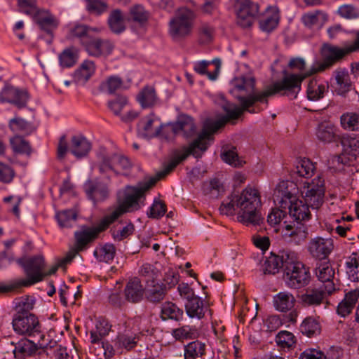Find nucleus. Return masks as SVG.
Here are the masks:
<instances>
[{
    "label": "nucleus",
    "mask_w": 359,
    "mask_h": 359,
    "mask_svg": "<svg viewBox=\"0 0 359 359\" xmlns=\"http://www.w3.org/2000/svg\"><path fill=\"white\" fill-rule=\"evenodd\" d=\"M10 144L15 153L25 154L29 157L33 152L29 142L25 140L20 135H15L10 139Z\"/></svg>",
    "instance_id": "de8ad7c7"
},
{
    "label": "nucleus",
    "mask_w": 359,
    "mask_h": 359,
    "mask_svg": "<svg viewBox=\"0 0 359 359\" xmlns=\"http://www.w3.org/2000/svg\"><path fill=\"white\" fill-rule=\"evenodd\" d=\"M357 51H359V30L355 33L354 42L344 48H339L329 43L323 44L321 50L322 61L307 72L306 76H309L313 74L330 69L341 60L346 55Z\"/></svg>",
    "instance_id": "423d86ee"
},
{
    "label": "nucleus",
    "mask_w": 359,
    "mask_h": 359,
    "mask_svg": "<svg viewBox=\"0 0 359 359\" xmlns=\"http://www.w3.org/2000/svg\"><path fill=\"white\" fill-rule=\"evenodd\" d=\"M235 8L237 23L243 28L250 27L259 13V5L251 0H238Z\"/></svg>",
    "instance_id": "ddd939ff"
},
{
    "label": "nucleus",
    "mask_w": 359,
    "mask_h": 359,
    "mask_svg": "<svg viewBox=\"0 0 359 359\" xmlns=\"http://www.w3.org/2000/svg\"><path fill=\"white\" fill-rule=\"evenodd\" d=\"M294 296L287 292H279L273 298V304L276 309L281 312L290 310L294 306Z\"/></svg>",
    "instance_id": "a19ab883"
},
{
    "label": "nucleus",
    "mask_w": 359,
    "mask_h": 359,
    "mask_svg": "<svg viewBox=\"0 0 359 359\" xmlns=\"http://www.w3.org/2000/svg\"><path fill=\"white\" fill-rule=\"evenodd\" d=\"M203 191L205 195L210 196L211 198H217L224 191L222 183L216 178L209 182H205L203 184Z\"/></svg>",
    "instance_id": "8fccbe9b"
},
{
    "label": "nucleus",
    "mask_w": 359,
    "mask_h": 359,
    "mask_svg": "<svg viewBox=\"0 0 359 359\" xmlns=\"http://www.w3.org/2000/svg\"><path fill=\"white\" fill-rule=\"evenodd\" d=\"M110 225L111 224L103 217L95 227H86L81 231H76L74 233L75 248L79 252L86 250L88 244L93 242L99 233L107 230Z\"/></svg>",
    "instance_id": "9b49d317"
},
{
    "label": "nucleus",
    "mask_w": 359,
    "mask_h": 359,
    "mask_svg": "<svg viewBox=\"0 0 359 359\" xmlns=\"http://www.w3.org/2000/svg\"><path fill=\"white\" fill-rule=\"evenodd\" d=\"M116 254V248L114 244L106 243L103 245L99 252L95 251L94 255L100 262H109L111 261Z\"/></svg>",
    "instance_id": "69168bd1"
},
{
    "label": "nucleus",
    "mask_w": 359,
    "mask_h": 359,
    "mask_svg": "<svg viewBox=\"0 0 359 359\" xmlns=\"http://www.w3.org/2000/svg\"><path fill=\"white\" fill-rule=\"evenodd\" d=\"M341 127L352 131L359 130V114L355 113L344 114L340 118Z\"/></svg>",
    "instance_id": "4d7b16f0"
},
{
    "label": "nucleus",
    "mask_w": 359,
    "mask_h": 359,
    "mask_svg": "<svg viewBox=\"0 0 359 359\" xmlns=\"http://www.w3.org/2000/svg\"><path fill=\"white\" fill-rule=\"evenodd\" d=\"M220 65L221 62L219 59H215L212 62L203 60L196 62L194 69L199 74H206L209 79L214 81L218 76Z\"/></svg>",
    "instance_id": "bb28decb"
},
{
    "label": "nucleus",
    "mask_w": 359,
    "mask_h": 359,
    "mask_svg": "<svg viewBox=\"0 0 359 359\" xmlns=\"http://www.w3.org/2000/svg\"><path fill=\"white\" fill-rule=\"evenodd\" d=\"M279 19L278 8L276 6L269 7L265 15L259 20V28L263 32H271L277 27Z\"/></svg>",
    "instance_id": "473e14b6"
},
{
    "label": "nucleus",
    "mask_w": 359,
    "mask_h": 359,
    "mask_svg": "<svg viewBox=\"0 0 359 359\" xmlns=\"http://www.w3.org/2000/svg\"><path fill=\"white\" fill-rule=\"evenodd\" d=\"M345 151H355L359 153V137L343 135L339 137V141Z\"/></svg>",
    "instance_id": "0e129e2a"
},
{
    "label": "nucleus",
    "mask_w": 359,
    "mask_h": 359,
    "mask_svg": "<svg viewBox=\"0 0 359 359\" xmlns=\"http://www.w3.org/2000/svg\"><path fill=\"white\" fill-rule=\"evenodd\" d=\"M236 207L238 210L237 219L245 225H258L263 219L259 208L262 206L257 189L247 187L241 192H234Z\"/></svg>",
    "instance_id": "20e7f679"
},
{
    "label": "nucleus",
    "mask_w": 359,
    "mask_h": 359,
    "mask_svg": "<svg viewBox=\"0 0 359 359\" xmlns=\"http://www.w3.org/2000/svg\"><path fill=\"white\" fill-rule=\"evenodd\" d=\"M299 330L304 335L313 337L320 333L321 326L316 318L309 316L302 321Z\"/></svg>",
    "instance_id": "a18cd8bd"
},
{
    "label": "nucleus",
    "mask_w": 359,
    "mask_h": 359,
    "mask_svg": "<svg viewBox=\"0 0 359 359\" xmlns=\"http://www.w3.org/2000/svg\"><path fill=\"white\" fill-rule=\"evenodd\" d=\"M313 170L314 166L312 162L309 159L303 158L297 162L294 172L300 177L309 178L312 176Z\"/></svg>",
    "instance_id": "6e6d98bb"
},
{
    "label": "nucleus",
    "mask_w": 359,
    "mask_h": 359,
    "mask_svg": "<svg viewBox=\"0 0 359 359\" xmlns=\"http://www.w3.org/2000/svg\"><path fill=\"white\" fill-rule=\"evenodd\" d=\"M185 310L190 318L202 319L205 316L207 307L204 306L203 300L196 295L186 302Z\"/></svg>",
    "instance_id": "f704fd0d"
},
{
    "label": "nucleus",
    "mask_w": 359,
    "mask_h": 359,
    "mask_svg": "<svg viewBox=\"0 0 359 359\" xmlns=\"http://www.w3.org/2000/svg\"><path fill=\"white\" fill-rule=\"evenodd\" d=\"M144 289L138 278L130 279L124 289L125 299L129 302L136 304L142 300Z\"/></svg>",
    "instance_id": "a878e982"
},
{
    "label": "nucleus",
    "mask_w": 359,
    "mask_h": 359,
    "mask_svg": "<svg viewBox=\"0 0 359 359\" xmlns=\"http://www.w3.org/2000/svg\"><path fill=\"white\" fill-rule=\"evenodd\" d=\"M126 223V226L121 229H117L116 227L111 229V236L115 241H121L133 234L135 231L134 224L131 221Z\"/></svg>",
    "instance_id": "052dcab7"
},
{
    "label": "nucleus",
    "mask_w": 359,
    "mask_h": 359,
    "mask_svg": "<svg viewBox=\"0 0 359 359\" xmlns=\"http://www.w3.org/2000/svg\"><path fill=\"white\" fill-rule=\"evenodd\" d=\"M327 20V15L320 11H315L304 13L302 16V22L308 28H320Z\"/></svg>",
    "instance_id": "e433bc0d"
},
{
    "label": "nucleus",
    "mask_w": 359,
    "mask_h": 359,
    "mask_svg": "<svg viewBox=\"0 0 359 359\" xmlns=\"http://www.w3.org/2000/svg\"><path fill=\"white\" fill-rule=\"evenodd\" d=\"M333 75L337 85L335 92L339 95L345 96L351 89V81L348 72L345 68H338L334 72Z\"/></svg>",
    "instance_id": "cd10ccee"
},
{
    "label": "nucleus",
    "mask_w": 359,
    "mask_h": 359,
    "mask_svg": "<svg viewBox=\"0 0 359 359\" xmlns=\"http://www.w3.org/2000/svg\"><path fill=\"white\" fill-rule=\"evenodd\" d=\"M346 273L351 281H359V257H351L346 262Z\"/></svg>",
    "instance_id": "338daca9"
},
{
    "label": "nucleus",
    "mask_w": 359,
    "mask_h": 359,
    "mask_svg": "<svg viewBox=\"0 0 359 359\" xmlns=\"http://www.w3.org/2000/svg\"><path fill=\"white\" fill-rule=\"evenodd\" d=\"M11 344L14 346L12 353L16 359L32 357L36 353L41 355L46 352L47 348V345L38 346L37 344L27 338L22 339L17 343L11 342Z\"/></svg>",
    "instance_id": "dca6fc26"
},
{
    "label": "nucleus",
    "mask_w": 359,
    "mask_h": 359,
    "mask_svg": "<svg viewBox=\"0 0 359 359\" xmlns=\"http://www.w3.org/2000/svg\"><path fill=\"white\" fill-rule=\"evenodd\" d=\"M293 252H283L281 256L271 255L267 257L264 263L263 271L264 274H276L283 267L285 269V261L287 255L290 257Z\"/></svg>",
    "instance_id": "7c9ffc66"
},
{
    "label": "nucleus",
    "mask_w": 359,
    "mask_h": 359,
    "mask_svg": "<svg viewBox=\"0 0 359 359\" xmlns=\"http://www.w3.org/2000/svg\"><path fill=\"white\" fill-rule=\"evenodd\" d=\"M35 302V298L31 296H23L15 299L13 315L33 314L31 311L34 309Z\"/></svg>",
    "instance_id": "79ce46f5"
},
{
    "label": "nucleus",
    "mask_w": 359,
    "mask_h": 359,
    "mask_svg": "<svg viewBox=\"0 0 359 359\" xmlns=\"http://www.w3.org/2000/svg\"><path fill=\"white\" fill-rule=\"evenodd\" d=\"M280 90H281L280 86L277 83L273 88L264 93L251 95L248 97L237 96L240 107L228 102H224L222 108L226 113V115L222 116L217 120L206 123L197 138L188 147H184L182 151H179L174 154L168 163L165 165V170L161 172V176L167 175L189 155H192L196 158L201 157L208 149L210 141L213 140L212 135L224 127L229 121L238 118L244 111H248L250 114L260 111L261 108L252 109V107L257 102L267 104V97Z\"/></svg>",
    "instance_id": "f257e3e1"
},
{
    "label": "nucleus",
    "mask_w": 359,
    "mask_h": 359,
    "mask_svg": "<svg viewBox=\"0 0 359 359\" xmlns=\"http://www.w3.org/2000/svg\"><path fill=\"white\" fill-rule=\"evenodd\" d=\"M349 163V158L344 154L333 155L327 160V165L334 172L341 171Z\"/></svg>",
    "instance_id": "680f3d73"
},
{
    "label": "nucleus",
    "mask_w": 359,
    "mask_h": 359,
    "mask_svg": "<svg viewBox=\"0 0 359 359\" xmlns=\"http://www.w3.org/2000/svg\"><path fill=\"white\" fill-rule=\"evenodd\" d=\"M328 294L325 287H309L299 296V301L304 306H316L323 303Z\"/></svg>",
    "instance_id": "4be33fe9"
},
{
    "label": "nucleus",
    "mask_w": 359,
    "mask_h": 359,
    "mask_svg": "<svg viewBox=\"0 0 359 359\" xmlns=\"http://www.w3.org/2000/svg\"><path fill=\"white\" fill-rule=\"evenodd\" d=\"M100 32V29L97 27H91L86 25H76L71 29L70 33L72 36L79 38L85 48L86 43L89 42L93 36V32L98 33Z\"/></svg>",
    "instance_id": "58836bf2"
},
{
    "label": "nucleus",
    "mask_w": 359,
    "mask_h": 359,
    "mask_svg": "<svg viewBox=\"0 0 359 359\" xmlns=\"http://www.w3.org/2000/svg\"><path fill=\"white\" fill-rule=\"evenodd\" d=\"M78 58L77 52L74 47H69L65 49L59 55L60 65L62 67L68 68L74 66Z\"/></svg>",
    "instance_id": "603ef678"
},
{
    "label": "nucleus",
    "mask_w": 359,
    "mask_h": 359,
    "mask_svg": "<svg viewBox=\"0 0 359 359\" xmlns=\"http://www.w3.org/2000/svg\"><path fill=\"white\" fill-rule=\"evenodd\" d=\"M157 174V177L150 178L149 180L137 187L126 186L123 189H119L116 193L117 206L110 213L104 216L107 221L111 224L116 222L121 216L127 213L132 212L141 209L144 204L145 193L149 190L161 178V172Z\"/></svg>",
    "instance_id": "f03ea898"
},
{
    "label": "nucleus",
    "mask_w": 359,
    "mask_h": 359,
    "mask_svg": "<svg viewBox=\"0 0 359 359\" xmlns=\"http://www.w3.org/2000/svg\"><path fill=\"white\" fill-rule=\"evenodd\" d=\"M328 90V86L318 83L316 80H310L307 86V97L310 100L316 101L323 97L324 93Z\"/></svg>",
    "instance_id": "09e8293b"
},
{
    "label": "nucleus",
    "mask_w": 359,
    "mask_h": 359,
    "mask_svg": "<svg viewBox=\"0 0 359 359\" xmlns=\"http://www.w3.org/2000/svg\"><path fill=\"white\" fill-rule=\"evenodd\" d=\"M91 149V144L83 135H74L71 138L70 151L77 158L88 155Z\"/></svg>",
    "instance_id": "c85d7f7f"
},
{
    "label": "nucleus",
    "mask_w": 359,
    "mask_h": 359,
    "mask_svg": "<svg viewBox=\"0 0 359 359\" xmlns=\"http://www.w3.org/2000/svg\"><path fill=\"white\" fill-rule=\"evenodd\" d=\"M95 166L102 175H106L109 171H112L116 175L121 174L115 168L113 153H109L104 149H100L97 153V161Z\"/></svg>",
    "instance_id": "393cba45"
},
{
    "label": "nucleus",
    "mask_w": 359,
    "mask_h": 359,
    "mask_svg": "<svg viewBox=\"0 0 359 359\" xmlns=\"http://www.w3.org/2000/svg\"><path fill=\"white\" fill-rule=\"evenodd\" d=\"M114 48V43L109 39L92 37L89 42L86 43L85 50L88 55L93 57H107L111 54Z\"/></svg>",
    "instance_id": "aec40b11"
},
{
    "label": "nucleus",
    "mask_w": 359,
    "mask_h": 359,
    "mask_svg": "<svg viewBox=\"0 0 359 359\" xmlns=\"http://www.w3.org/2000/svg\"><path fill=\"white\" fill-rule=\"evenodd\" d=\"M154 121V119L153 118V115H151L142 118L139 122L137 126L138 133L142 137L145 138H151L161 134L163 125L161 124L158 127L154 129L152 127Z\"/></svg>",
    "instance_id": "c9c22d12"
},
{
    "label": "nucleus",
    "mask_w": 359,
    "mask_h": 359,
    "mask_svg": "<svg viewBox=\"0 0 359 359\" xmlns=\"http://www.w3.org/2000/svg\"><path fill=\"white\" fill-rule=\"evenodd\" d=\"M17 263L24 269L27 279H21L7 285H0V292H11L21 287L30 286L41 281L44 278L45 260L42 255L33 256L27 259L20 258Z\"/></svg>",
    "instance_id": "39448f33"
},
{
    "label": "nucleus",
    "mask_w": 359,
    "mask_h": 359,
    "mask_svg": "<svg viewBox=\"0 0 359 359\" xmlns=\"http://www.w3.org/2000/svg\"><path fill=\"white\" fill-rule=\"evenodd\" d=\"M315 273L318 280L324 284L323 287L328 294L335 291L333 282L335 272L329 260L318 261L316 264Z\"/></svg>",
    "instance_id": "f3484780"
},
{
    "label": "nucleus",
    "mask_w": 359,
    "mask_h": 359,
    "mask_svg": "<svg viewBox=\"0 0 359 359\" xmlns=\"http://www.w3.org/2000/svg\"><path fill=\"white\" fill-rule=\"evenodd\" d=\"M284 278L287 285L294 289L304 287L310 283L309 269L298 261L294 252L285 258Z\"/></svg>",
    "instance_id": "0eeeda50"
},
{
    "label": "nucleus",
    "mask_w": 359,
    "mask_h": 359,
    "mask_svg": "<svg viewBox=\"0 0 359 359\" xmlns=\"http://www.w3.org/2000/svg\"><path fill=\"white\" fill-rule=\"evenodd\" d=\"M205 354V344L198 340L189 342L184 346V359H196Z\"/></svg>",
    "instance_id": "37998d69"
},
{
    "label": "nucleus",
    "mask_w": 359,
    "mask_h": 359,
    "mask_svg": "<svg viewBox=\"0 0 359 359\" xmlns=\"http://www.w3.org/2000/svg\"><path fill=\"white\" fill-rule=\"evenodd\" d=\"M150 13L140 4L132 6L129 9L128 22H131L133 29H145L149 24Z\"/></svg>",
    "instance_id": "412c9836"
},
{
    "label": "nucleus",
    "mask_w": 359,
    "mask_h": 359,
    "mask_svg": "<svg viewBox=\"0 0 359 359\" xmlns=\"http://www.w3.org/2000/svg\"><path fill=\"white\" fill-rule=\"evenodd\" d=\"M196 130V128L194 120L189 116H180L172 127L175 134H182L187 138L192 137L195 134Z\"/></svg>",
    "instance_id": "2f4dec72"
},
{
    "label": "nucleus",
    "mask_w": 359,
    "mask_h": 359,
    "mask_svg": "<svg viewBox=\"0 0 359 359\" xmlns=\"http://www.w3.org/2000/svg\"><path fill=\"white\" fill-rule=\"evenodd\" d=\"M195 13L186 7L179 8L169 22V34L173 39H184L192 32Z\"/></svg>",
    "instance_id": "6e6552de"
},
{
    "label": "nucleus",
    "mask_w": 359,
    "mask_h": 359,
    "mask_svg": "<svg viewBox=\"0 0 359 359\" xmlns=\"http://www.w3.org/2000/svg\"><path fill=\"white\" fill-rule=\"evenodd\" d=\"M56 218L61 227L69 228L76 222L77 214L73 210H65L57 213Z\"/></svg>",
    "instance_id": "864d4df0"
},
{
    "label": "nucleus",
    "mask_w": 359,
    "mask_h": 359,
    "mask_svg": "<svg viewBox=\"0 0 359 359\" xmlns=\"http://www.w3.org/2000/svg\"><path fill=\"white\" fill-rule=\"evenodd\" d=\"M86 11L93 15H101L109 10L107 0H85Z\"/></svg>",
    "instance_id": "3c124183"
},
{
    "label": "nucleus",
    "mask_w": 359,
    "mask_h": 359,
    "mask_svg": "<svg viewBox=\"0 0 359 359\" xmlns=\"http://www.w3.org/2000/svg\"><path fill=\"white\" fill-rule=\"evenodd\" d=\"M29 95L27 90L20 89L11 85L6 84L0 92V101L11 103L18 109L27 106Z\"/></svg>",
    "instance_id": "2eb2a0df"
},
{
    "label": "nucleus",
    "mask_w": 359,
    "mask_h": 359,
    "mask_svg": "<svg viewBox=\"0 0 359 359\" xmlns=\"http://www.w3.org/2000/svg\"><path fill=\"white\" fill-rule=\"evenodd\" d=\"M196 329L194 327L184 325L179 328L172 330V337L178 341H184L185 339H191L196 337Z\"/></svg>",
    "instance_id": "bf43d9fd"
},
{
    "label": "nucleus",
    "mask_w": 359,
    "mask_h": 359,
    "mask_svg": "<svg viewBox=\"0 0 359 359\" xmlns=\"http://www.w3.org/2000/svg\"><path fill=\"white\" fill-rule=\"evenodd\" d=\"M301 191L304 201L311 206L312 209L319 208L323 203L325 196V183L322 177H318L311 182H306Z\"/></svg>",
    "instance_id": "9d476101"
},
{
    "label": "nucleus",
    "mask_w": 359,
    "mask_h": 359,
    "mask_svg": "<svg viewBox=\"0 0 359 359\" xmlns=\"http://www.w3.org/2000/svg\"><path fill=\"white\" fill-rule=\"evenodd\" d=\"M95 65L93 61L86 60L82 62L74 73V79L78 83L84 84L95 73Z\"/></svg>",
    "instance_id": "ea45409f"
},
{
    "label": "nucleus",
    "mask_w": 359,
    "mask_h": 359,
    "mask_svg": "<svg viewBox=\"0 0 359 359\" xmlns=\"http://www.w3.org/2000/svg\"><path fill=\"white\" fill-rule=\"evenodd\" d=\"M284 77L278 81L274 82L271 85L269 86L264 90L255 92V79L253 77H238L235 78L232 81L231 84L233 86V89L231 90V93L233 94L236 91L238 92H245L248 93V97L251 95L259 94L261 93L266 92L273 88L277 83L280 86V90L270 95L267 97H271L274 95L278 94L281 96H287L290 99H294L297 97L298 93L301 90V84L302 81L307 76L306 73L304 75L290 74H287L286 71H283ZM237 99V96H243L241 95H234ZM266 105L268 104H266Z\"/></svg>",
    "instance_id": "7ed1b4c3"
},
{
    "label": "nucleus",
    "mask_w": 359,
    "mask_h": 359,
    "mask_svg": "<svg viewBox=\"0 0 359 359\" xmlns=\"http://www.w3.org/2000/svg\"><path fill=\"white\" fill-rule=\"evenodd\" d=\"M107 25L110 31L115 34H121L126 30L125 18L121 9H114L110 12Z\"/></svg>",
    "instance_id": "72a5a7b5"
},
{
    "label": "nucleus",
    "mask_w": 359,
    "mask_h": 359,
    "mask_svg": "<svg viewBox=\"0 0 359 359\" xmlns=\"http://www.w3.org/2000/svg\"><path fill=\"white\" fill-rule=\"evenodd\" d=\"M166 291V287L164 284L157 283L153 285L151 287L148 285V288L146 289L144 293L147 301L153 304H158L164 299Z\"/></svg>",
    "instance_id": "c03bdc74"
},
{
    "label": "nucleus",
    "mask_w": 359,
    "mask_h": 359,
    "mask_svg": "<svg viewBox=\"0 0 359 359\" xmlns=\"http://www.w3.org/2000/svg\"><path fill=\"white\" fill-rule=\"evenodd\" d=\"M9 128L15 135L27 136L36 130V126L32 122L27 121L21 117H15L9 121Z\"/></svg>",
    "instance_id": "c756f323"
},
{
    "label": "nucleus",
    "mask_w": 359,
    "mask_h": 359,
    "mask_svg": "<svg viewBox=\"0 0 359 359\" xmlns=\"http://www.w3.org/2000/svg\"><path fill=\"white\" fill-rule=\"evenodd\" d=\"M282 233L287 242L294 243L295 245L303 243L309 234L307 226L299 222L297 224V226L286 224Z\"/></svg>",
    "instance_id": "5701e85b"
},
{
    "label": "nucleus",
    "mask_w": 359,
    "mask_h": 359,
    "mask_svg": "<svg viewBox=\"0 0 359 359\" xmlns=\"http://www.w3.org/2000/svg\"><path fill=\"white\" fill-rule=\"evenodd\" d=\"M83 189L88 198L95 205L107 200L110 194L107 184L97 180H88Z\"/></svg>",
    "instance_id": "a211bd4d"
},
{
    "label": "nucleus",
    "mask_w": 359,
    "mask_h": 359,
    "mask_svg": "<svg viewBox=\"0 0 359 359\" xmlns=\"http://www.w3.org/2000/svg\"><path fill=\"white\" fill-rule=\"evenodd\" d=\"M184 311L175 304L166 302L162 304L160 317L162 320H172L180 321L183 318Z\"/></svg>",
    "instance_id": "4c0bfd02"
},
{
    "label": "nucleus",
    "mask_w": 359,
    "mask_h": 359,
    "mask_svg": "<svg viewBox=\"0 0 359 359\" xmlns=\"http://www.w3.org/2000/svg\"><path fill=\"white\" fill-rule=\"evenodd\" d=\"M166 210L165 203L159 199L155 198L147 215L149 218L158 219L165 214Z\"/></svg>",
    "instance_id": "e2e57ef3"
},
{
    "label": "nucleus",
    "mask_w": 359,
    "mask_h": 359,
    "mask_svg": "<svg viewBox=\"0 0 359 359\" xmlns=\"http://www.w3.org/2000/svg\"><path fill=\"white\" fill-rule=\"evenodd\" d=\"M334 248L333 241L331 238L316 237L311 239L309 243L308 250L310 254L318 261L328 260V256Z\"/></svg>",
    "instance_id": "6ab92c4d"
},
{
    "label": "nucleus",
    "mask_w": 359,
    "mask_h": 359,
    "mask_svg": "<svg viewBox=\"0 0 359 359\" xmlns=\"http://www.w3.org/2000/svg\"><path fill=\"white\" fill-rule=\"evenodd\" d=\"M32 19L41 31L47 34L46 41L50 44L54 37L53 32L59 25V20L48 10L44 8L38 11Z\"/></svg>",
    "instance_id": "4468645a"
},
{
    "label": "nucleus",
    "mask_w": 359,
    "mask_h": 359,
    "mask_svg": "<svg viewBox=\"0 0 359 359\" xmlns=\"http://www.w3.org/2000/svg\"><path fill=\"white\" fill-rule=\"evenodd\" d=\"M280 208L289 210V214L297 223L306 222L311 218L310 205L304 201L296 198L289 191L281 194V198L278 201Z\"/></svg>",
    "instance_id": "1a4fd4ad"
},
{
    "label": "nucleus",
    "mask_w": 359,
    "mask_h": 359,
    "mask_svg": "<svg viewBox=\"0 0 359 359\" xmlns=\"http://www.w3.org/2000/svg\"><path fill=\"white\" fill-rule=\"evenodd\" d=\"M122 85L123 81L120 77L117 76H111L100 84V89L104 93L111 95L120 89Z\"/></svg>",
    "instance_id": "5fc2aeb1"
},
{
    "label": "nucleus",
    "mask_w": 359,
    "mask_h": 359,
    "mask_svg": "<svg viewBox=\"0 0 359 359\" xmlns=\"http://www.w3.org/2000/svg\"><path fill=\"white\" fill-rule=\"evenodd\" d=\"M137 100L142 108L153 107L158 100L154 88L145 86L137 95Z\"/></svg>",
    "instance_id": "49530a36"
},
{
    "label": "nucleus",
    "mask_w": 359,
    "mask_h": 359,
    "mask_svg": "<svg viewBox=\"0 0 359 359\" xmlns=\"http://www.w3.org/2000/svg\"><path fill=\"white\" fill-rule=\"evenodd\" d=\"M221 158L224 162L234 167H241L245 163L239 158L236 148L233 147L224 148L221 154Z\"/></svg>",
    "instance_id": "13d9d810"
},
{
    "label": "nucleus",
    "mask_w": 359,
    "mask_h": 359,
    "mask_svg": "<svg viewBox=\"0 0 359 359\" xmlns=\"http://www.w3.org/2000/svg\"><path fill=\"white\" fill-rule=\"evenodd\" d=\"M337 14L346 20L359 18V8L353 4H344L339 7Z\"/></svg>",
    "instance_id": "774afa93"
},
{
    "label": "nucleus",
    "mask_w": 359,
    "mask_h": 359,
    "mask_svg": "<svg viewBox=\"0 0 359 359\" xmlns=\"http://www.w3.org/2000/svg\"><path fill=\"white\" fill-rule=\"evenodd\" d=\"M12 327L19 335L32 336L41 331V325L35 314L13 315Z\"/></svg>",
    "instance_id": "f8f14e48"
},
{
    "label": "nucleus",
    "mask_w": 359,
    "mask_h": 359,
    "mask_svg": "<svg viewBox=\"0 0 359 359\" xmlns=\"http://www.w3.org/2000/svg\"><path fill=\"white\" fill-rule=\"evenodd\" d=\"M337 129L333 123L323 121L316 128V135L317 139L324 144L338 142L340 135H337Z\"/></svg>",
    "instance_id": "b1692460"
}]
</instances>
